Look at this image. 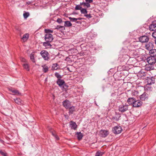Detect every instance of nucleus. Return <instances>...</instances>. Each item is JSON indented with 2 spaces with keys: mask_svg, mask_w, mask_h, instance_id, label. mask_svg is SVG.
I'll use <instances>...</instances> for the list:
<instances>
[{
  "mask_svg": "<svg viewBox=\"0 0 156 156\" xmlns=\"http://www.w3.org/2000/svg\"><path fill=\"white\" fill-rule=\"evenodd\" d=\"M69 19L72 22H76V18H72L71 17H69Z\"/></svg>",
  "mask_w": 156,
  "mask_h": 156,
  "instance_id": "a19ab883",
  "label": "nucleus"
},
{
  "mask_svg": "<svg viewBox=\"0 0 156 156\" xmlns=\"http://www.w3.org/2000/svg\"><path fill=\"white\" fill-rule=\"evenodd\" d=\"M76 135H77V139L79 140H81L83 137V134L80 132H77Z\"/></svg>",
  "mask_w": 156,
  "mask_h": 156,
  "instance_id": "cd10ccee",
  "label": "nucleus"
},
{
  "mask_svg": "<svg viewBox=\"0 0 156 156\" xmlns=\"http://www.w3.org/2000/svg\"><path fill=\"white\" fill-rule=\"evenodd\" d=\"M149 69V70H147H147L148 71V70H150L151 69V70H153V69Z\"/></svg>",
  "mask_w": 156,
  "mask_h": 156,
  "instance_id": "69168bd1",
  "label": "nucleus"
},
{
  "mask_svg": "<svg viewBox=\"0 0 156 156\" xmlns=\"http://www.w3.org/2000/svg\"><path fill=\"white\" fill-rule=\"evenodd\" d=\"M155 78L153 77H147V83L149 84H152L154 83Z\"/></svg>",
  "mask_w": 156,
  "mask_h": 156,
  "instance_id": "4468645a",
  "label": "nucleus"
},
{
  "mask_svg": "<svg viewBox=\"0 0 156 156\" xmlns=\"http://www.w3.org/2000/svg\"><path fill=\"white\" fill-rule=\"evenodd\" d=\"M146 69H141L140 71L138 73L139 74H141V76H144L146 75Z\"/></svg>",
  "mask_w": 156,
  "mask_h": 156,
  "instance_id": "c85d7f7f",
  "label": "nucleus"
},
{
  "mask_svg": "<svg viewBox=\"0 0 156 156\" xmlns=\"http://www.w3.org/2000/svg\"><path fill=\"white\" fill-rule=\"evenodd\" d=\"M22 65L24 67V68H28V65L26 63L23 64H22Z\"/></svg>",
  "mask_w": 156,
  "mask_h": 156,
  "instance_id": "c03bdc74",
  "label": "nucleus"
},
{
  "mask_svg": "<svg viewBox=\"0 0 156 156\" xmlns=\"http://www.w3.org/2000/svg\"><path fill=\"white\" fill-rule=\"evenodd\" d=\"M62 105L66 109H68L71 106V103L69 100H66L62 102Z\"/></svg>",
  "mask_w": 156,
  "mask_h": 156,
  "instance_id": "9b49d317",
  "label": "nucleus"
},
{
  "mask_svg": "<svg viewBox=\"0 0 156 156\" xmlns=\"http://www.w3.org/2000/svg\"><path fill=\"white\" fill-rule=\"evenodd\" d=\"M151 84H147L145 86H144V89L145 90H147L149 91H151L152 90V88L151 86Z\"/></svg>",
  "mask_w": 156,
  "mask_h": 156,
  "instance_id": "4be33fe9",
  "label": "nucleus"
},
{
  "mask_svg": "<svg viewBox=\"0 0 156 156\" xmlns=\"http://www.w3.org/2000/svg\"><path fill=\"white\" fill-rule=\"evenodd\" d=\"M85 1L87 3H88V4H90L93 2L92 0H85Z\"/></svg>",
  "mask_w": 156,
  "mask_h": 156,
  "instance_id": "603ef678",
  "label": "nucleus"
},
{
  "mask_svg": "<svg viewBox=\"0 0 156 156\" xmlns=\"http://www.w3.org/2000/svg\"><path fill=\"white\" fill-rule=\"evenodd\" d=\"M149 53L151 56L155 57H156V50L153 49L150 50L149 52Z\"/></svg>",
  "mask_w": 156,
  "mask_h": 156,
  "instance_id": "5701e85b",
  "label": "nucleus"
},
{
  "mask_svg": "<svg viewBox=\"0 0 156 156\" xmlns=\"http://www.w3.org/2000/svg\"><path fill=\"white\" fill-rule=\"evenodd\" d=\"M51 42H48V41H45V42H44L43 43V46H44L46 48H51L52 45H51L50 43Z\"/></svg>",
  "mask_w": 156,
  "mask_h": 156,
  "instance_id": "6ab92c4d",
  "label": "nucleus"
},
{
  "mask_svg": "<svg viewBox=\"0 0 156 156\" xmlns=\"http://www.w3.org/2000/svg\"><path fill=\"white\" fill-rule=\"evenodd\" d=\"M14 100L15 102L18 105H24V102L23 101L19 98H16V99H14Z\"/></svg>",
  "mask_w": 156,
  "mask_h": 156,
  "instance_id": "f3484780",
  "label": "nucleus"
},
{
  "mask_svg": "<svg viewBox=\"0 0 156 156\" xmlns=\"http://www.w3.org/2000/svg\"><path fill=\"white\" fill-rule=\"evenodd\" d=\"M128 108V106L126 105H120L119 108V110L121 112H124L126 111Z\"/></svg>",
  "mask_w": 156,
  "mask_h": 156,
  "instance_id": "6e6552de",
  "label": "nucleus"
},
{
  "mask_svg": "<svg viewBox=\"0 0 156 156\" xmlns=\"http://www.w3.org/2000/svg\"><path fill=\"white\" fill-rule=\"evenodd\" d=\"M61 67L60 62H58V63L53 64L51 68H60Z\"/></svg>",
  "mask_w": 156,
  "mask_h": 156,
  "instance_id": "aec40b11",
  "label": "nucleus"
},
{
  "mask_svg": "<svg viewBox=\"0 0 156 156\" xmlns=\"http://www.w3.org/2000/svg\"><path fill=\"white\" fill-rule=\"evenodd\" d=\"M44 32L46 34H50L53 32V30L50 29H44Z\"/></svg>",
  "mask_w": 156,
  "mask_h": 156,
  "instance_id": "e433bc0d",
  "label": "nucleus"
},
{
  "mask_svg": "<svg viewBox=\"0 0 156 156\" xmlns=\"http://www.w3.org/2000/svg\"><path fill=\"white\" fill-rule=\"evenodd\" d=\"M137 60L139 61H144L146 59L144 58L143 57L141 54H140V55L138 57H137Z\"/></svg>",
  "mask_w": 156,
  "mask_h": 156,
  "instance_id": "2f4dec72",
  "label": "nucleus"
},
{
  "mask_svg": "<svg viewBox=\"0 0 156 156\" xmlns=\"http://www.w3.org/2000/svg\"><path fill=\"white\" fill-rule=\"evenodd\" d=\"M48 71V69H43V71L46 73Z\"/></svg>",
  "mask_w": 156,
  "mask_h": 156,
  "instance_id": "864d4df0",
  "label": "nucleus"
},
{
  "mask_svg": "<svg viewBox=\"0 0 156 156\" xmlns=\"http://www.w3.org/2000/svg\"><path fill=\"white\" fill-rule=\"evenodd\" d=\"M82 7L79 5H76L75 7V9L76 10H81L82 9Z\"/></svg>",
  "mask_w": 156,
  "mask_h": 156,
  "instance_id": "58836bf2",
  "label": "nucleus"
},
{
  "mask_svg": "<svg viewBox=\"0 0 156 156\" xmlns=\"http://www.w3.org/2000/svg\"><path fill=\"white\" fill-rule=\"evenodd\" d=\"M142 102L140 101H136V99L134 101H133V107H138L142 105Z\"/></svg>",
  "mask_w": 156,
  "mask_h": 156,
  "instance_id": "2eb2a0df",
  "label": "nucleus"
},
{
  "mask_svg": "<svg viewBox=\"0 0 156 156\" xmlns=\"http://www.w3.org/2000/svg\"><path fill=\"white\" fill-rule=\"evenodd\" d=\"M139 39L140 42L144 43L147 42L149 40V38L147 34H145V35L140 36L139 38Z\"/></svg>",
  "mask_w": 156,
  "mask_h": 156,
  "instance_id": "f257e3e1",
  "label": "nucleus"
},
{
  "mask_svg": "<svg viewBox=\"0 0 156 156\" xmlns=\"http://www.w3.org/2000/svg\"><path fill=\"white\" fill-rule=\"evenodd\" d=\"M145 47L147 50L150 51V50L153 49L154 48V43L153 42H150L146 44Z\"/></svg>",
  "mask_w": 156,
  "mask_h": 156,
  "instance_id": "0eeeda50",
  "label": "nucleus"
},
{
  "mask_svg": "<svg viewBox=\"0 0 156 156\" xmlns=\"http://www.w3.org/2000/svg\"><path fill=\"white\" fill-rule=\"evenodd\" d=\"M149 95L146 92H144L140 96V98L142 101H145L148 99Z\"/></svg>",
  "mask_w": 156,
  "mask_h": 156,
  "instance_id": "ddd939ff",
  "label": "nucleus"
},
{
  "mask_svg": "<svg viewBox=\"0 0 156 156\" xmlns=\"http://www.w3.org/2000/svg\"><path fill=\"white\" fill-rule=\"evenodd\" d=\"M99 133L101 136L104 138L106 137L109 133L108 130L102 129L100 131Z\"/></svg>",
  "mask_w": 156,
  "mask_h": 156,
  "instance_id": "1a4fd4ad",
  "label": "nucleus"
},
{
  "mask_svg": "<svg viewBox=\"0 0 156 156\" xmlns=\"http://www.w3.org/2000/svg\"><path fill=\"white\" fill-rule=\"evenodd\" d=\"M84 16H85L87 18L90 19L91 17V16L90 14H85Z\"/></svg>",
  "mask_w": 156,
  "mask_h": 156,
  "instance_id": "8fccbe9b",
  "label": "nucleus"
},
{
  "mask_svg": "<svg viewBox=\"0 0 156 156\" xmlns=\"http://www.w3.org/2000/svg\"><path fill=\"white\" fill-rule=\"evenodd\" d=\"M29 37V34H25L23 35L21 39L23 42L26 41Z\"/></svg>",
  "mask_w": 156,
  "mask_h": 156,
  "instance_id": "a211bd4d",
  "label": "nucleus"
},
{
  "mask_svg": "<svg viewBox=\"0 0 156 156\" xmlns=\"http://www.w3.org/2000/svg\"><path fill=\"white\" fill-rule=\"evenodd\" d=\"M121 67L123 69L126 68H127V67L126 65V66H125V65H120L119 66H118V68H121Z\"/></svg>",
  "mask_w": 156,
  "mask_h": 156,
  "instance_id": "49530a36",
  "label": "nucleus"
},
{
  "mask_svg": "<svg viewBox=\"0 0 156 156\" xmlns=\"http://www.w3.org/2000/svg\"><path fill=\"white\" fill-rule=\"evenodd\" d=\"M115 116H113L112 118V119L116 121H118L119 119V118L121 117L120 114L119 113L115 112Z\"/></svg>",
  "mask_w": 156,
  "mask_h": 156,
  "instance_id": "b1692460",
  "label": "nucleus"
},
{
  "mask_svg": "<svg viewBox=\"0 0 156 156\" xmlns=\"http://www.w3.org/2000/svg\"><path fill=\"white\" fill-rule=\"evenodd\" d=\"M26 3L28 5H29L31 3V2H30L28 1V2H27Z\"/></svg>",
  "mask_w": 156,
  "mask_h": 156,
  "instance_id": "4d7b16f0",
  "label": "nucleus"
},
{
  "mask_svg": "<svg viewBox=\"0 0 156 156\" xmlns=\"http://www.w3.org/2000/svg\"><path fill=\"white\" fill-rule=\"evenodd\" d=\"M104 154V152L100 151H98L96 153L95 156H102Z\"/></svg>",
  "mask_w": 156,
  "mask_h": 156,
  "instance_id": "473e14b6",
  "label": "nucleus"
},
{
  "mask_svg": "<svg viewBox=\"0 0 156 156\" xmlns=\"http://www.w3.org/2000/svg\"><path fill=\"white\" fill-rule=\"evenodd\" d=\"M50 132H51L52 135L55 136L56 135L55 133V132L54 131H53L52 130H50Z\"/></svg>",
  "mask_w": 156,
  "mask_h": 156,
  "instance_id": "3c124183",
  "label": "nucleus"
},
{
  "mask_svg": "<svg viewBox=\"0 0 156 156\" xmlns=\"http://www.w3.org/2000/svg\"><path fill=\"white\" fill-rule=\"evenodd\" d=\"M76 19H77L76 20V21H77L78 20H81L82 19V18H76Z\"/></svg>",
  "mask_w": 156,
  "mask_h": 156,
  "instance_id": "13d9d810",
  "label": "nucleus"
},
{
  "mask_svg": "<svg viewBox=\"0 0 156 156\" xmlns=\"http://www.w3.org/2000/svg\"><path fill=\"white\" fill-rule=\"evenodd\" d=\"M88 60L90 62V63H89V64H93L95 62L94 58L93 57H90L88 58Z\"/></svg>",
  "mask_w": 156,
  "mask_h": 156,
  "instance_id": "7c9ffc66",
  "label": "nucleus"
},
{
  "mask_svg": "<svg viewBox=\"0 0 156 156\" xmlns=\"http://www.w3.org/2000/svg\"><path fill=\"white\" fill-rule=\"evenodd\" d=\"M72 24L70 21H66L64 22V26L66 27H70L72 26Z\"/></svg>",
  "mask_w": 156,
  "mask_h": 156,
  "instance_id": "c756f323",
  "label": "nucleus"
},
{
  "mask_svg": "<svg viewBox=\"0 0 156 156\" xmlns=\"http://www.w3.org/2000/svg\"><path fill=\"white\" fill-rule=\"evenodd\" d=\"M80 12L82 14H87V9L85 8H83L81 9Z\"/></svg>",
  "mask_w": 156,
  "mask_h": 156,
  "instance_id": "f704fd0d",
  "label": "nucleus"
},
{
  "mask_svg": "<svg viewBox=\"0 0 156 156\" xmlns=\"http://www.w3.org/2000/svg\"><path fill=\"white\" fill-rule=\"evenodd\" d=\"M146 59L148 63L150 65H152L154 64L156 62L155 57L151 56L148 57Z\"/></svg>",
  "mask_w": 156,
  "mask_h": 156,
  "instance_id": "7ed1b4c3",
  "label": "nucleus"
},
{
  "mask_svg": "<svg viewBox=\"0 0 156 156\" xmlns=\"http://www.w3.org/2000/svg\"><path fill=\"white\" fill-rule=\"evenodd\" d=\"M152 36L155 39H156V31L153 32Z\"/></svg>",
  "mask_w": 156,
  "mask_h": 156,
  "instance_id": "37998d69",
  "label": "nucleus"
},
{
  "mask_svg": "<svg viewBox=\"0 0 156 156\" xmlns=\"http://www.w3.org/2000/svg\"><path fill=\"white\" fill-rule=\"evenodd\" d=\"M55 76L58 78H60L61 77V76L58 73H56L55 74Z\"/></svg>",
  "mask_w": 156,
  "mask_h": 156,
  "instance_id": "a18cd8bd",
  "label": "nucleus"
},
{
  "mask_svg": "<svg viewBox=\"0 0 156 156\" xmlns=\"http://www.w3.org/2000/svg\"><path fill=\"white\" fill-rule=\"evenodd\" d=\"M0 142L2 143H3L4 142V141L0 139Z\"/></svg>",
  "mask_w": 156,
  "mask_h": 156,
  "instance_id": "680f3d73",
  "label": "nucleus"
},
{
  "mask_svg": "<svg viewBox=\"0 0 156 156\" xmlns=\"http://www.w3.org/2000/svg\"><path fill=\"white\" fill-rule=\"evenodd\" d=\"M65 60L67 61V63L68 65L72 66L73 62H74L73 57L72 56L70 55L66 58Z\"/></svg>",
  "mask_w": 156,
  "mask_h": 156,
  "instance_id": "423d86ee",
  "label": "nucleus"
},
{
  "mask_svg": "<svg viewBox=\"0 0 156 156\" xmlns=\"http://www.w3.org/2000/svg\"><path fill=\"white\" fill-rule=\"evenodd\" d=\"M117 69V71H122V70H121V69Z\"/></svg>",
  "mask_w": 156,
  "mask_h": 156,
  "instance_id": "e2e57ef3",
  "label": "nucleus"
},
{
  "mask_svg": "<svg viewBox=\"0 0 156 156\" xmlns=\"http://www.w3.org/2000/svg\"><path fill=\"white\" fill-rule=\"evenodd\" d=\"M64 28V29H65V27H64V26H62L58 25L55 28V29H59L61 28Z\"/></svg>",
  "mask_w": 156,
  "mask_h": 156,
  "instance_id": "de8ad7c7",
  "label": "nucleus"
},
{
  "mask_svg": "<svg viewBox=\"0 0 156 156\" xmlns=\"http://www.w3.org/2000/svg\"><path fill=\"white\" fill-rule=\"evenodd\" d=\"M154 42L155 44H156V39H155L154 40Z\"/></svg>",
  "mask_w": 156,
  "mask_h": 156,
  "instance_id": "338daca9",
  "label": "nucleus"
},
{
  "mask_svg": "<svg viewBox=\"0 0 156 156\" xmlns=\"http://www.w3.org/2000/svg\"><path fill=\"white\" fill-rule=\"evenodd\" d=\"M136 43V42H135V43ZM135 44V46H136L137 47H139L138 46V45H137H137H136V44Z\"/></svg>",
  "mask_w": 156,
  "mask_h": 156,
  "instance_id": "0e129e2a",
  "label": "nucleus"
},
{
  "mask_svg": "<svg viewBox=\"0 0 156 156\" xmlns=\"http://www.w3.org/2000/svg\"><path fill=\"white\" fill-rule=\"evenodd\" d=\"M69 126L71 129H73L74 130H76L77 126L76 123L73 121H71L70 122Z\"/></svg>",
  "mask_w": 156,
  "mask_h": 156,
  "instance_id": "dca6fc26",
  "label": "nucleus"
},
{
  "mask_svg": "<svg viewBox=\"0 0 156 156\" xmlns=\"http://www.w3.org/2000/svg\"><path fill=\"white\" fill-rule=\"evenodd\" d=\"M83 2H80V4L79 5H80V6H81V5H83Z\"/></svg>",
  "mask_w": 156,
  "mask_h": 156,
  "instance_id": "052dcab7",
  "label": "nucleus"
},
{
  "mask_svg": "<svg viewBox=\"0 0 156 156\" xmlns=\"http://www.w3.org/2000/svg\"><path fill=\"white\" fill-rule=\"evenodd\" d=\"M44 39L46 41L52 42L53 40V36L51 34H46L44 35Z\"/></svg>",
  "mask_w": 156,
  "mask_h": 156,
  "instance_id": "20e7f679",
  "label": "nucleus"
},
{
  "mask_svg": "<svg viewBox=\"0 0 156 156\" xmlns=\"http://www.w3.org/2000/svg\"><path fill=\"white\" fill-rule=\"evenodd\" d=\"M122 129V128L120 126H116L112 129L113 132L115 134H118L120 133Z\"/></svg>",
  "mask_w": 156,
  "mask_h": 156,
  "instance_id": "39448f33",
  "label": "nucleus"
},
{
  "mask_svg": "<svg viewBox=\"0 0 156 156\" xmlns=\"http://www.w3.org/2000/svg\"><path fill=\"white\" fill-rule=\"evenodd\" d=\"M40 54L44 60L48 61L49 59V54L47 51L42 50Z\"/></svg>",
  "mask_w": 156,
  "mask_h": 156,
  "instance_id": "f03ea898",
  "label": "nucleus"
},
{
  "mask_svg": "<svg viewBox=\"0 0 156 156\" xmlns=\"http://www.w3.org/2000/svg\"><path fill=\"white\" fill-rule=\"evenodd\" d=\"M9 90L13 93L14 95H19L20 94L18 90L13 89H9Z\"/></svg>",
  "mask_w": 156,
  "mask_h": 156,
  "instance_id": "393cba45",
  "label": "nucleus"
},
{
  "mask_svg": "<svg viewBox=\"0 0 156 156\" xmlns=\"http://www.w3.org/2000/svg\"><path fill=\"white\" fill-rule=\"evenodd\" d=\"M23 16L24 18L25 19H26L29 16V13L28 12H26L25 13H23Z\"/></svg>",
  "mask_w": 156,
  "mask_h": 156,
  "instance_id": "ea45409f",
  "label": "nucleus"
},
{
  "mask_svg": "<svg viewBox=\"0 0 156 156\" xmlns=\"http://www.w3.org/2000/svg\"><path fill=\"white\" fill-rule=\"evenodd\" d=\"M56 22L59 23H60L62 22H63V21H62V20L61 19L58 18L56 21Z\"/></svg>",
  "mask_w": 156,
  "mask_h": 156,
  "instance_id": "09e8293b",
  "label": "nucleus"
},
{
  "mask_svg": "<svg viewBox=\"0 0 156 156\" xmlns=\"http://www.w3.org/2000/svg\"><path fill=\"white\" fill-rule=\"evenodd\" d=\"M68 109H69V114H73L75 111V107L73 106H71Z\"/></svg>",
  "mask_w": 156,
  "mask_h": 156,
  "instance_id": "a878e982",
  "label": "nucleus"
},
{
  "mask_svg": "<svg viewBox=\"0 0 156 156\" xmlns=\"http://www.w3.org/2000/svg\"><path fill=\"white\" fill-rule=\"evenodd\" d=\"M135 98H129L127 100V102L128 103L129 105H131L132 104L133 105V101H134L135 100Z\"/></svg>",
  "mask_w": 156,
  "mask_h": 156,
  "instance_id": "bb28decb",
  "label": "nucleus"
},
{
  "mask_svg": "<svg viewBox=\"0 0 156 156\" xmlns=\"http://www.w3.org/2000/svg\"><path fill=\"white\" fill-rule=\"evenodd\" d=\"M21 61L25 62H26V60L24 58H22L21 59Z\"/></svg>",
  "mask_w": 156,
  "mask_h": 156,
  "instance_id": "5fc2aeb1",
  "label": "nucleus"
},
{
  "mask_svg": "<svg viewBox=\"0 0 156 156\" xmlns=\"http://www.w3.org/2000/svg\"><path fill=\"white\" fill-rule=\"evenodd\" d=\"M131 53H132V55L135 58L138 57L140 54L139 49H137L135 50H133L131 52Z\"/></svg>",
  "mask_w": 156,
  "mask_h": 156,
  "instance_id": "9d476101",
  "label": "nucleus"
},
{
  "mask_svg": "<svg viewBox=\"0 0 156 156\" xmlns=\"http://www.w3.org/2000/svg\"><path fill=\"white\" fill-rule=\"evenodd\" d=\"M57 83L59 86L62 87V86L65 83V82L64 80H61L60 79H58L57 81Z\"/></svg>",
  "mask_w": 156,
  "mask_h": 156,
  "instance_id": "412c9836",
  "label": "nucleus"
},
{
  "mask_svg": "<svg viewBox=\"0 0 156 156\" xmlns=\"http://www.w3.org/2000/svg\"><path fill=\"white\" fill-rule=\"evenodd\" d=\"M30 58L31 60L34 63L35 62V60L34 58V55L33 54H30Z\"/></svg>",
  "mask_w": 156,
  "mask_h": 156,
  "instance_id": "72a5a7b5",
  "label": "nucleus"
},
{
  "mask_svg": "<svg viewBox=\"0 0 156 156\" xmlns=\"http://www.w3.org/2000/svg\"><path fill=\"white\" fill-rule=\"evenodd\" d=\"M54 137L57 140H58L59 139V138L57 135H56Z\"/></svg>",
  "mask_w": 156,
  "mask_h": 156,
  "instance_id": "6e6d98bb",
  "label": "nucleus"
},
{
  "mask_svg": "<svg viewBox=\"0 0 156 156\" xmlns=\"http://www.w3.org/2000/svg\"><path fill=\"white\" fill-rule=\"evenodd\" d=\"M68 86L67 85H66L65 83H64V84L62 86V89L63 90H66L68 89Z\"/></svg>",
  "mask_w": 156,
  "mask_h": 156,
  "instance_id": "c9c22d12",
  "label": "nucleus"
},
{
  "mask_svg": "<svg viewBox=\"0 0 156 156\" xmlns=\"http://www.w3.org/2000/svg\"><path fill=\"white\" fill-rule=\"evenodd\" d=\"M83 5L84 7L86 6L87 8L90 7V4H88V3H87L86 2H83Z\"/></svg>",
  "mask_w": 156,
  "mask_h": 156,
  "instance_id": "4c0bfd02",
  "label": "nucleus"
},
{
  "mask_svg": "<svg viewBox=\"0 0 156 156\" xmlns=\"http://www.w3.org/2000/svg\"><path fill=\"white\" fill-rule=\"evenodd\" d=\"M0 154L3 156H7L6 153L2 151H0Z\"/></svg>",
  "mask_w": 156,
  "mask_h": 156,
  "instance_id": "79ce46f5",
  "label": "nucleus"
},
{
  "mask_svg": "<svg viewBox=\"0 0 156 156\" xmlns=\"http://www.w3.org/2000/svg\"><path fill=\"white\" fill-rule=\"evenodd\" d=\"M149 29L151 31L156 30V20L152 22L149 27Z\"/></svg>",
  "mask_w": 156,
  "mask_h": 156,
  "instance_id": "f8f14e48",
  "label": "nucleus"
},
{
  "mask_svg": "<svg viewBox=\"0 0 156 156\" xmlns=\"http://www.w3.org/2000/svg\"><path fill=\"white\" fill-rule=\"evenodd\" d=\"M76 22L77 23L80 24L81 23V22L80 21H76Z\"/></svg>",
  "mask_w": 156,
  "mask_h": 156,
  "instance_id": "bf43d9fd",
  "label": "nucleus"
},
{
  "mask_svg": "<svg viewBox=\"0 0 156 156\" xmlns=\"http://www.w3.org/2000/svg\"><path fill=\"white\" fill-rule=\"evenodd\" d=\"M43 68H45V69H46V68H48V67H47V68L46 67H45L44 68V67H43Z\"/></svg>",
  "mask_w": 156,
  "mask_h": 156,
  "instance_id": "774afa93",
  "label": "nucleus"
}]
</instances>
